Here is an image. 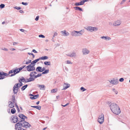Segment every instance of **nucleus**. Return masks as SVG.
Masks as SVG:
<instances>
[{
	"instance_id": "nucleus-22",
	"label": "nucleus",
	"mask_w": 130,
	"mask_h": 130,
	"mask_svg": "<svg viewBox=\"0 0 130 130\" xmlns=\"http://www.w3.org/2000/svg\"><path fill=\"white\" fill-rule=\"evenodd\" d=\"M33 97H30V98L31 99H35L38 98L39 97V95L37 94L33 96Z\"/></svg>"
},
{
	"instance_id": "nucleus-24",
	"label": "nucleus",
	"mask_w": 130,
	"mask_h": 130,
	"mask_svg": "<svg viewBox=\"0 0 130 130\" xmlns=\"http://www.w3.org/2000/svg\"><path fill=\"white\" fill-rule=\"evenodd\" d=\"M83 3L82 1L78 3H76L75 4V6H77L80 5H83Z\"/></svg>"
},
{
	"instance_id": "nucleus-29",
	"label": "nucleus",
	"mask_w": 130,
	"mask_h": 130,
	"mask_svg": "<svg viewBox=\"0 0 130 130\" xmlns=\"http://www.w3.org/2000/svg\"><path fill=\"white\" fill-rule=\"evenodd\" d=\"M44 64L46 65H50L51 64L50 61H45L44 62Z\"/></svg>"
},
{
	"instance_id": "nucleus-55",
	"label": "nucleus",
	"mask_w": 130,
	"mask_h": 130,
	"mask_svg": "<svg viewBox=\"0 0 130 130\" xmlns=\"http://www.w3.org/2000/svg\"><path fill=\"white\" fill-rule=\"evenodd\" d=\"M32 52L35 53H37V51H36L35 50H34V49L32 51Z\"/></svg>"
},
{
	"instance_id": "nucleus-30",
	"label": "nucleus",
	"mask_w": 130,
	"mask_h": 130,
	"mask_svg": "<svg viewBox=\"0 0 130 130\" xmlns=\"http://www.w3.org/2000/svg\"><path fill=\"white\" fill-rule=\"evenodd\" d=\"M16 110L14 108H13L11 110V112L12 114H13L16 112Z\"/></svg>"
},
{
	"instance_id": "nucleus-15",
	"label": "nucleus",
	"mask_w": 130,
	"mask_h": 130,
	"mask_svg": "<svg viewBox=\"0 0 130 130\" xmlns=\"http://www.w3.org/2000/svg\"><path fill=\"white\" fill-rule=\"evenodd\" d=\"M84 32V29L82 30L79 31H77V34L78 35V36L82 35Z\"/></svg>"
},
{
	"instance_id": "nucleus-3",
	"label": "nucleus",
	"mask_w": 130,
	"mask_h": 130,
	"mask_svg": "<svg viewBox=\"0 0 130 130\" xmlns=\"http://www.w3.org/2000/svg\"><path fill=\"white\" fill-rule=\"evenodd\" d=\"M30 64L26 67L27 70L29 72L33 71L35 70V68L34 65H31Z\"/></svg>"
},
{
	"instance_id": "nucleus-42",
	"label": "nucleus",
	"mask_w": 130,
	"mask_h": 130,
	"mask_svg": "<svg viewBox=\"0 0 130 130\" xmlns=\"http://www.w3.org/2000/svg\"><path fill=\"white\" fill-rule=\"evenodd\" d=\"M12 101H15V96L14 95H12Z\"/></svg>"
},
{
	"instance_id": "nucleus-28",
	"label": "nucleus",
	"mask_w": 130,
	"mask_h": 130,
	"mask_svg": "<svg viewBox=\"0 0 130 130\" xmlns=\"http://www.w3.org/2000/svg\"><path fill=\"white\" fill-rule=\"evenodd\" d=\"M28 85H26L24 86H22L21 88V90L22 91L24 90L27 87Z\"/></svg>"
},
{
	"instance_id": "nucleus-51",
	"label": "nucleus",
	"mask_w": 130,
	"mask_h": 130,
	"mask_svg": "<svg viewBox=\"0 0 130 130\" xmlns=\"http://www.w3.org/2000/svg\"><path fill=\"white\" fill-rule=\"evenodd\" d=\"M13 72V70H11L8 73L9 75V74L12 73Z\"/></svg>"
},
{
	"instance_id": "nucleus-13",
	"label": "nucleus",
	"mask_w": 130,
	"mask_h": 130,
	"mask_svg": "<svg viewBox=\"0 0 130 130\" xmlns=\"http://www.w3.org/2000/svg\"><path fill=\"white\" fill-rule=\"evenodd\" d=\"M9 75L8 74H7L4 72H3L2 76L0 78V80L4 78L5 76H7Z\"/></svg>"
},
{
	"instance_id": "nucleus-16",
	"label": "nucleus",
	"mask_w": 130,
	"mask_h": 130,
	"mask_svg": "<svg viewBox=\"0 0 130 130\" xmlns=\"http://www.w3.org/2000/svg\"><path fill=\"white\" fill-rule=\"evenodd\" d=\"M101 38L105 39L106 40H109L111 39V38L108 36H102L101 37Z\"/></svg>"
},
{
	"instance_id": "nucleus-40",
	"label": "nucleus",
	"mask_w": 130,
	"mask_h": 130,
	"mask_svg": "<svg viewBox=\"0 0 130 130\" xmlns=\"http://www.w3.org/2000/svg\"><path fill=\"white\" fill-rule=\"evenodd\" d=\"M80 90H82V91H84L86 90V89H85L84 87H82L80 88Z\"/></svg>"
},
{
	"instance_id": "nucleus-25",
	"label": "nucleus",
	"mask_w": 130,
	"mask_h": 130,
	"mask_svg": "<svg viewBox=\"0 0 130 130\" xmlns=\"http://www.w3.org/2000/svg\"><path fill=\"white\" fill-rule=\"evenodd\" d=\"M31 107L36 108V109L40 110L41 109V106H31Z\"/></svg>"
},
{
	"instance_id": "nucleus-10",
	"label": "nucleus",
	"mask_w": 130,
	"mask_h": 130,
	"mask_svg": "<svg viewBox=\"0 0 130 130\" xmlns=\"http://www.w3.org/2000/svg\"><path fill=\"white\" fill-rule=\"evenodd\" d=\"M60 32L62 34V35L64 36H67L69 35V33L66 32V30L61 31Z\"/></svg>"
},
{
	"instance_id": "nucleus-35",
	"label": "nucleus",
	"mask_w": 130,
	"mask_h": 130,
	"mask_svg": "<svg viewBox=\"0 0 130 130\" xmlns=\"http://www.w3.org/2000/svg\"><path fill=\"white\" fill-rule=\"evenodd\" d=\"M41 75H42V74H41V73L37 75H35V79L37 78V77H38L40 76H41Z\"/></svg>"
},
{
	"instance_id": "nucleus-17",
	"label": "nucleus",
	"mask_w": 130,
	"mask_h": 130,
	"mask_svg": "<svg viewBox=\"0 0 130 130\" xmlns=\"http://www.w3.org/2000/svg\"><path fill=\"white\" fill-rule=\"evenodd\" d=\"M8 106L11 108H12L14 107V104L12 103V102L9 101L8 102Z\"/></svg>"
},
{
	"instance_id": "nucleus-38",
	"label": "nucleus",
	"mask_w": 130,
	"mask_h": 130,
	"mask_svg": "<svg viewBox=\"0 0 130 130\" xmlns=\"http://www.w3.org/2000/svg\"><path fill=\"white\" fill-rule=\"evenodd\" d=\"M5 5L4 4H1L0 5V8L2 9L3 8H4L5 7Z\"/></svg>"
},
{
	"instance_id": "nucleus-34",
	"label": "nucleus",
	"mask_w": 130,
	"mask_h": 130,
	"mask_svg": "<svg viewBox=\"0 0 130 130\" xmlns=\"http://www.w3.org/2000/svg\"><path fill=\"white\" fill-rule=\"evenodd\" d=\"M35 75H34V74L32 73L31 72L29 75V76H30V77L34 78H35Z\"/></svg>"
},
{
	"instance_id": "nucleus-57",
	"label": "nucleus",
	"mask_w": 130,
	"mask_h": 130,
	"mask_svg": "<svg viewBox=\"0 0 130 130\" xmlns=\"http://www.w3.org/2000/svg\"><path fill=\"white\" fill-rule=\"evenodd\" d=\"M31 73L32 74H37V73L35 71H33L31 72Z\"/></svg>"
},
{
	"instance_id": "nucleus-54",
	"label": "nucleus",
	"mask_w": 130,
	"mask_h": 130,
	"mask_svg": "<svg viewBox=\"0 0 130 130\" xmlns=\"http://www.w3.org/2000/svg\"><path fill=\"white\" fill-rule=\"evenodd\" d=\"M57 35V33L56 32H55L54 33V35L53 36V37H54L56 36Z\"/></svg>"
},
{
	"instance_id": "nucleus-62",
	"label": "nucleus",
	"mask_w": 130,
	"mask_h": 130,
	"mask_svg": "<svg viewBox=\"0 0 130 130\" xmlns=\"http://www.w3.org/2000/svg\"><path fill=\"white\" fill-rule=\"evenodd\" d=\"M18 43L17 42H14L13 43V45H15L16 44H17Z\"/></svg>"
},
{
	"instance_id": "nucleus-43",
	"label": "nucleus",
	"mask_w": 130,
	"mask_h": 130,
	"mask_svg": "<svg viewBox=\"0 0 130 130\" xmlns=\"http://www.w3.org/2000/svg\"><path fill=\"white\" fill-rule=\"evenodd\" d=\"M22 69H23L21 67H20V68L18 69V70L17 71V72H18V73H19L20 72V71L21 70H22Z\"/></svg>"
},
{
	"instance_id": "nucleus-41",
	"label": "nucleus",
	"mask_w": 130,
	"mask_h": 130,
	"mask_svg": "<svg viewBox=\"0 0 130 130\" xmlns=\"http://www.w3.org/2000/svg\"><path fill=\"white\" fill-rule=\"evenodd\" d=\"M14 8L15 9H17V10L20 9H21V7H20L16 6V7H14Z\"/></svg>"
},
{
	"instance_id": "nucleus-23",
	"label": "nucleus",
	"mask_w": 130,
	"mask_h": 130,
	"mask_svg": "<svg viewBox=\"0 0 130 130\" xmlns=\"http://www.w3.org/2000/svg\"><path fill=\"white\" fill-rule=\"evenodd\" d=\"M36 70L37 72H42V67L40 66L37 67L36 69Z\"/></svg>"
},
{
	"instance_id": "nucleus-20",
	"label": "nucleus",
	"mask_w": 130,
	"mask_h": 130,
	"mask_svg": "<svg viewBox=\"0 0 130 130\" xmlns=\"http://www.w3.org/2000/svg\"><path fill=\"white\" fill-rule=\"evenodd\" d=\"M27 80L26 82H28L34 81L35 80V78H34L30 77L29 78H27Z\"/></svg>"
},
{
	"instance_id": "nucleus-52",
	"label": "nucleus",
	"mask_w": 130,
	"mask_h": 130,
	"mask_svg": "<svg viewBox=\"0 0 130 130\" xmlns=\"http://www.w3.org/2000/svg\"><path fill=\"white\" fill-rule=\"evenodd\" d=\"M19 81L20 82H23V79H22V77H21V78L19 80Z\"/></svg>"
},
{
	"instance_id": "nucleus-37",
	"label": "nucleus",
	"mask_w": 130,
	"mask_h": 130,
	"mask_svg": "<svg viewBox=\"0 0 130 130\" xmlns=\"http://www.w3.org/2000/svg\"><path fill=\"white\" fill-rule=\"evenodd\" d=\"M22 78L23 80V82H24L25 83L28 82H27V79H25V78H24L23 77H22Z\"/></svg>"
},
{
	"instance_id": "nucleus-44",
	"label": "nucleus",
	"mask_w": 130,
	"mask_h": 130,
	"mask_svg": "<svg viewBox=\"0 0 130 130\" xmlns=\"http://www.w3.org/2000/svg\"><path fill=\"white\" fill-rule=\"evenodd\" d=\"M39 37H41L42 38H44L45 37V36L42 35H39Z\"/></svg>"
},
{
	"instance_id": "nucleus-31",
	"label": "nucleus",
	"mask_w": 130,
	"mask_h": 130,
	"mask_svg": "<svg viewBox=\"0 0 130 130\" xmlns=\"http://www.w3.org/2000/svg\"><path fill=\"white\" fill-rule=\"evenodd\" d=\"M49 71V70L48 69V70H44V71L42 73V74H45L48 73Z\"/></svg>"
},
{
	"instance_id": "nucleus-50",
	"label": "nucleus",
	"mask_w": 130,
	"mask_h": 130,
	"mask_svg": "<svg viewBox=\"0 0 130 130\" xmlns=\"http://www.w3.org/2000/svg\"><path fill=\"white\" fill-rule=\"evenodd\" d=\"M1 49L3 50L6 51H8V50L7 48H2Z\"/></svg>"
},
{
	"instance_id": "nucleus-1",
	"label": "nucleus",
	"mask_w": 130,
	"mask_h": 130,
	"mask_svg": "<svg viewBox=\"0 0 130 130\" xmlns=\"http://www.w3.org/2000/svg\"><path fill=\"white\" fill-rule=\"evenodd\" d=\"M106 103L109 104L111 111L114 113L118 115L120 113L121 111L119 106L116 104L113 103L110 104V102H107Z\"/></svg>"
},
{
	"instance_id": "nucleus-58",
	"label": "nucleus",
	"mask_w": 130,
	"mask_h": 130,
	"mask_svg": "<svg viewBox=\"0 0 130 130\" xmlns=\"http://www.w3.org/2000/svg\"><path fill=\"white\" fill-rule=\"evenodd\" d=\"M20 31H21L22 32H24L25 31V30L24 29H20Z\"/></svg>"
},
{
	"instance_id": "nucleus-12",
	"label": "nucleus",
	"mask_w": 130,
	"mask_h": 130,
	"mask_svg": "<svg viewBox=\"0 0 130 130\" xmlns=\"http://www.w3.org/2000/svg\"><path fill=\"white\" fill-rule=\"evenodd\" d=\"M63 87L62 89L63 90H66L70 86V85L68 84L64 83L63 85Z\"/></svg>"
},
{
	"instance_id": "nucleus-26",
	"label": "nucleus",
	"mask_w": 130,
	"mask_h": 130,
	"mask_svg": "<svg viewBox=\"0 0 130 130\" xmlns=\"http://www.w3.org/2000/svg\"><path fill=\"white\" fill-rule=\"evenodd\" d=\"M74 8L76 10H79L80 11H83L82 9L79 7L76 6L74 7Z\"/></svg>"
},
{
	"instance_id": "nucleus-61",
	"label": "nucleus",
	"mask_w": 130,
	"mask_h": 130,
	"mask_svg": "<svg viewBox=\"0 0 130 130\" xmlns=\"http://www.w3.org/2000/svg\"><path fill=\"white\" fill-rule=\"evenodd\" d=\"M19 12L21 13H24V11L22 10H20L19 11Z\"/></svg>"
},
{
	"instance_id": "nucleus-63",
	"label": "nucleus",
	"mask_w": 130,
	"mask_h": 130,
	"mask_svg": "<svg viewBox=\"0 0 130 130\" xmlns=\"http://www.w3.org/2000/svg\"><path fill=\"white\" fill-rule=\"evenodd\" d=\"M15 107H16L17 108V107H19L18 106V105L16 103H15Z\"/></svg>"
},
{
	"instance_id": "nucleus-47",
	"label": "nucleus",
	"mask_w": 130,
	"mask_h": 130,
	"mask_svg": "<svg viewBox=\"0 0 130 130\" xmlns=\"http://www.w3.org/2000/svg\"><path fill=\"white\" fill-rule=\"evenodd\" d=\"M67 63L68 64H72L71 62L69 60H68L67 61Z\"/></svg>"
},
{
	"instance_id": "nucleus-11",
	"label": "nucleus",
	"mask_w": 130,
	"mask_h": 130,
	"mask_svg": "<svg viewBox=\"0 0 130 130\" xmlns=\"http://www.w3.org/2000/svg\"><path fill=\"white\" fill-rule=\"evenodd\" d=\"M71 34L73 36L77 37L78 36V35L77 33V31H74L71 32Z\"/></svg>"
},
{
	"instance_id": "nucleus-7",
	"label": "nucleus",
	"mask_w": 130,
	"mask_h": 130,
	"mask_svg": "<svg viewBox=\"0 0 130 130\" xmlns=\"http://www.w3.org/2000/svg\"><path fill=\"white\" fill-rule=\"evenodd\" d=\"M110 83L113 85H117L118 83V80L117 79H113L111 81L109 80Z\"/></svg>"
},
{
	"instance_id": "nucleus-48",
	"label": "nucleus",
	"mask_w": 130,
	"mask_h": 130,
	"mask_svg": "<svg viewBox=\"0 0 130 130\" xmlns=\"http://www.w3.org/2000/svg\"><path fill=\"white\" fill-rule=\"evenodd\" d=\"M39 16H37V17H36V18L35 19V20L36 21H38V20H39Z\"/></svg>"
},
{
	"instance_id": "nucleus-4",
	"label": "nucleus",
	"mask_w": 130,
	"mask_h": 130,
	"mask_svg": "<svg viewBox=\"0 0 130 130\" xmlns=\"http://www.w3.org/2000/svg\"><path fill=\"white\" fill-rule=\"evenodd\" d=\"M104 120V115L102 113L99 116L98 119V121L100 124H101L103 122Z\"/></svg>"
},
{
	"instance_id": "nucleus-8",
	"label": "nucleus",
	"mask_w": 130,
	"mask_h": 130,
	"mask_svg": "<svg viewBox=\"0 0 130 130\" xmlns=\"http://www.w3.org/2000/svg\"><path fill=\"white\" fill-rule=\"evenodd\" d=\"M121 22L119 20L115 21L113 24L114 26H117L120 25L121 23Z\"/></svg>"
},
{
	"instance_id": "nucleus-18",
	"label": "nucleus",
	"mask_w": 130,
	"mask_h": 130,
	"mask_svg": "<svg viewBox=\"0 0 130 130\" xmlns=\"http://www.w3.org/2000/svg\"><path fill=\"white\" fill-rule=\"evenodd\" d=\"M40 60L39 59H35L34 61H32L31 62V64H32V65H34V66L35 65V63H37L38 61H39Z\"/></svg>"
},
{
	"instance_id": "nucleus-6",
	"label": "nucleus",
	"mask_w": 130,
	"mask_h": 130,
	"mask_svg": "<svg viewBox=\"0 0 130 130\" xmlns=\"http://www.w3.org/2000/svg\"><path fill=\"white\" fill-rule=\"evenodd\" d=\"M12 121L13 123H16L18 121H19L17 117L15 116H12L11 117Z\"/></svg>"
},
{
	"instance_id": "nucleus-14",
	"label": "nucleus",
	"mask_w": 130,
	"mask_h": 130,
	"mask_svg": "<svg viewBox=\"0 0 130 130\" xmlns=\"http://www.w3.org/2000/svg\"><path fill=\"white\" fill-rule=\"evenodd\" d=\"M66 55L71 57H75L76 56V54L74 52H73L71 54H66Z\"/></svg>"
},
{
	"instance_id": "nucleus-64",
	"label": "nucleus",
	"mask_w": 130,
	"mask_h": 130,
	"mask_svg": "<svg viewBox=\"0 0 130 130\" xmlns=\"http://www.w3.org/2000/svg\"><path fill=\"white\" fill-rule=\"evenodd\" d=\"M17 110L18 111V112H19L20 111V109H19V108L17 107Z\"/></svg>"
},
{
	"instance_id": "nucleus-46",
	"label": "nucleus",
	"mask_w": 130,
	"mask_h": 130,
	"mask_svg": "<svg viewBox=\"0 0 130 130\" xmlns=\"http://www.w3.org/2000/svg\"><path fill=\"white\" fill-rule=\"evenodd\" d=\"M124 79L123 78H121L119 79V81L120 82H122L124 81Z\"/></svg>"
},
{
	"instance_id": "nucleus-5",
	"label": "nucleus",
	"mask_w": 130,
	"mask_h": 130,
	"mask_svg": "<svg viewBox=\"0 0 130 130\" xmlns=\"http://www.w3.org/2000/svg\"><path fill=\"white\" fill-rule=\"evenodd\" d=\"M86 29L90 31L91 32H92L93 31H96L98 30V29L96 27H93L91 26L88 27Z\"/></svg>"
},
{
	"instance_id": "nucleus-36",
	"label": "nucleus",
	"mask_w": 130,
	"mask_h": 130,
	"mask_svg": "<svg viewBox=\"0 0 130 130\" xmlns=\"http://www.w3.org/2000/svg\"><path fill=\"white\" fill-rule=\"evenodd\" d=\"M28 61H26V62L25 63V64H29L30 63H31V60L28 59Z\"/></svg>"
},
{
	"instance_id": "nucleus-2",
	"label": "nucleus",
	"mask_w": 130,
	"mask_h": 130,
	"mask_svg": "<svg viewBox=\"0 0 130 130\" xmlns=\"http://www.w3.org/2000/svg\"><path fill=\"white\" fill-rule=\"evenodd\" d=\"M19 84H16L14 86L13 88V92L14 94H17L19 89V88L22 86L23 84L22 82H20L19 85Z\"/></svg>"
},
{
	"instance_id": "nucleus-19",
	"label": "nucleus",
	"mask_w": 130,
	"mask_h": 130,
	"mask_svg": "<svg viewBox=\"0 0 130 130\" xmlns=\"http://www.w3.org/2000/svg\"><path fill=\"white\" fill-rule=\"evenodd\" d=\"M19 116L20 118L22 120H20V121H21L23 122H25L24 121V115L22 114H20L19 115Z\"/></svg>"
},
{
	"instance_id": "nucleus-33",
	"label": "nucleus",
	"mask_w": 130,
	"mask_h": 130,
	"mask_svg": "<svg viewBox=\"0 0 130 130\" xmlns=\"http://www.w3.org/2000/svg\"><path fill=\"white\" fill-rule=\"evenodd\" d=\"M57 89H54L52 90L51 91V92L52 93H55L57 91Z\"/></svg>"
},
{
	"instance_id": "nucleus-45",
	"label": "nucleus",
	"mask_w": 130,
	"mask_h": 130,
	"mask_svg": "<svg viewBox=\"0 0 130 130\" xmlns=\"http://www.w3.org/2000/svg\"><path fill=\"white\" fill-rule=\"evenodd\" d=\"M21 4L24 5H28V3H24V2H22Z\"/></svg>"
},
{
	"instance_id": "nucleus-27",
	"label": "nucleus",
	"mask_w": 130,
	"mask_h": 130,
	"mask_svg": "<svg viewBox=\"0 0 130 130\" xmlns=\"http://www.w3.org/2000/svg\"><path fill=\"white\" fill-rule=\"evenodd\" d=\"M48 57L46 56H44L40 57L39 58V59L45 60L48 59Z\"/></svg>"
},
{
	"instance_id": "nucleus-59",
	"label": "nucleus",
	"mask_w": 130,
	"mask_h": 130,
	"mask_svg": "<svg viewBox=\"0 0 130 130\" xmlns=\"http://www.w3.org/2000/svg\"><path fill=\"white\" fill-rule=\"evenodd\" d=\"M24 121H25V119H27V117H26V116L24 115Z\"/></svg>"
},
{
	"instance_id": "nucleus-53",
	"label": "nucleus",
	"mask_w": 130,
	"mask_h": 130,
	"mask_svg": "<svg viewBox=\"0 0 130 130\" xmlns=\"http://www.w3.org/2000/svg\"><path fill=\"white\" fill-rule=\"evenodd\" d=\"M15 75V73H13V74H11V75H9V76L10 77H11Z\"/></svg>"
},
{
	"instance_id": "nucleus-32",
	"label": "nucleus",
	"mask_w": 130,
	"mask_h": 130,
	"mask_svg": "<svg viewBox=\"0 0 130 130\" xmlns=\"http://www.w3.org/2000/svg\"><path fill=\"white\" fill-rule=\"evenodd\" d=\"M18 70L17 68H15V69L14 70H13V72L14 73H15V74L18 73V72H17Z\"/></svg>"
},
{
	"instance_id": "nucleus-39",
	"label": "nucleus",
	"mask_w": 130,
	"mask_h": 130,
	"mask_svg": "<svg viewBox=\"0 0 130 130\" xmlns=\"http://www.w3.org/2000/svg\"><path fill=\"white\" fill-rule=\"evenodd\" d=\"M112 91L113 92H114L115 94H117L118 93V92L115 89L113 88L112 89Z\"/></svg>"
},
{
	"instance_id": "nucleus-49",
	"label": "nucleus",
	"mask_w": 130,
	"mask_h": 130,
	"mask_svg": "<svg viewBox=\"0 0 130 130\" xmlns=\"http://www.w3.org/2000/svg\"><path fill=\"white\" fill-rule=\"evenodd\" d=\"M69 103H67V104H66V105H61L63 107H66V106H67L69 104Z\"/></svg>"
},
{
	"instance_id": "nucleus-56",
	"label": "nucleus",
	"mask_w": 130,
	"mask_h": 130,
	"mask_svg": "<svg viewBox=\"0 0 130 130\" xmlns=\"http://www.w3.org/2000/svg\"><path fill=\"white\" fill-rule=\"evenodd\" d=\"M88 0H83L82 1L83 2V4H84V3L85 2H86L88 1Z\"/></svg>"
},
{
	"instance_id": "nucleus-21",
	"label": "nucleus",
	"mask_w": 130,
	"mask_h": 130,
	"mask_svg": "<svg viewBox=\"0 0 130 130\" xmlns=\"http://www.w3.org/2000/svg\"><path fill=\"white\" fill-rule=\"evenodd\" d=\"M37 86L39 87H40V90H44L45 89L44 88L45 87V86L44 85H40L39 84L37 85Z\"/></svg>"
},
{
	"instance_id": "nucleus-60",
	"label": "nucleus",
	"mask_w": 130,
	"mask_h": 130,
	"mask_svg": "<svg viewBox=\"0 0 130 130\" xmlns=\"http://www.w3.org/2000/svg\"><path fill=\"white\" fill-rule=\"evenodd\" d=\"M45 70V68L44 67H43L42 69V72L44 71Z\"/></svg>"
},
{
	"instance_id": "nucleus-9",
	"label": "nucleus",
	"mask_w": 130,
	"mask_h": 130,
	"mask_svg": "<svg viewBox=\"0 0 130 130\" xmlns=\"http://www.w3.org/2000/svg\"><path fill=\"white\" fill-rule=\"evenodd\" d=\"M90 51L87 48H85L82 49V52L84 55H86L88 54Z\"/></svg>"
}]
</instances>
